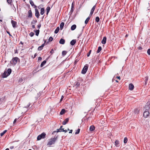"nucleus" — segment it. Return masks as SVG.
Here are the masks:
<instances>
[{"mask_svg":"<svg viewBox=\"0 0 150 150\" xmlns=\"http://www.w3.org/2000/svg\"><path fill=\"white\" fill-rule=\"evenodd\" d=\"M18 62H20V60L18 57L13 58L10 61L11 64L13 65H15Z\"/></svg>","mask_w":150,"mask_h":150,"instance_id":"1","label":"nucleus"},{"mask_svg":"<svg viewBox=\"0 0 150 150\" xmlns=\"http://www.w3.org/2000/svg\"><path fill=\"white\" fill-rule=\"evenodd\" d=\"M11 72V69H8L7 71H5L2 75V76L3 78H6L8 76Z\"/></svg>","mask_w":150,"mask_h":150,"instance_id":"2","label":"nucleus"},{"mask_svg":"<svg viewBox=\"0 0 150 150\" xmlns=\"http://www.w3.org/2000/svg\"><path fill=\"white\" fill-rule=\"evenodd\" d=\"M57 137H54V138L49 139V142L47 144V145L50 146L52 144H54L57 140Z\"/></svg>","mask_w":150,"mask_h":150,"instance_id":"3","label":"nucleus"},{"mask_svg":"<svg viewBox=\"0 0 150 150\" xmlns=\"http://www.w3.org/2000/svg\"><path fill=\"white\" fill-rule=\"evenodd\" d=\"M45 136L46 134L45 133L43 132L38 136L37 139L38 140H40L42 139H44L45 138Z\"/></svg>","mask_w":150,"mask_h":150,"instance_id":"4","label":"nucleus"},{"mask_svg":"<svg viewBox=\"0 0 150 150\" xmlns=\"http://www.w3.org/2000/svg\"><path fill=\"white\" fill-rule=\"evenodd\" d=\"M88 64L85 65L81 71V73L83 74H85L88 70Z\"/></svg>","mask_w":150,"mask_h":150,"instance_id":"5","label":"nucleus"},{"mask_svg":"<svg viewBox=\"0 0 150 150\" xmlns=\"http://www.w3.org/2000/svg\"><path fill=\"white\" fill-rule=\"evenodd\" d=\"M150 104V103L149 102H147L146 103V105L143 109V110L144 112H147L149 111V110L150 109V107L149 105Z\"/></svg>","mask_w":150,"mask_h":150,"instance_id":"6","label":"nucleus"},{"mask_svg":"<svg viewBox=\"0 0 150 150\" xmlns=\"http://www.w3.org/2000/svg\"><path fill=\"white\" fill-rule=\"evenodd\" d=\"M96 5H95L94 6H93L92 8L91 11V12L89 15L90 16H91L93 14V12L96 8Z\"/></svg>","mask_w":150,"mask_h":150,"instance_id":"7","label":"nucleus"},{"mask_svg":"<svg viewBox=\"0 0 150 150\" xmlns=\"http://www.w3.org/2000/svg\"><path fill=\"white\" fill-rule=\"evenodd\" d=\"M11 23L12 24V25L13 26V27L15 28L16 27V25H17V22L13 21V20H11Z\"/></svg>","mask_w":150,"mask_h":150,"instance_id":"8","label":"nucleus"},{"mask_svg":"<svg viewBox=\"0 0 150 150\" xmlns=\"http://www.w3.org/2000/svg\"><path fill=\"white\" fill-rule=\"evenodd\" d=\"M35 16L37 17V18H38L39 17V16H40L39 13L38 9L37 8H35Z\"/></svg>","mask_w":150,"mask_h":150,"instance_id":"9","label":"nucleus"},{"mask_svg":"<svg viewBox=\"0 0 150 150\" xmlns=\"http://www.w3.org/2000/svg\"><path fill=\"white\" fill-rule=\"evenodd\" d=\"M149 115V111L147 112H144L143 116L145 117H147Z\"/></svg>","mask_w":150,"mask_h":150,"instance_id":"10","label":"nucleus"},{"mask_svg":"<svg viewBox=\"0 0 150 150\" xmlns=\"http://www.w3.org/2000/svg\"><path fill=\"white\" fill-rule=\"evenodd\" d=\"M106 37H104L101 41L102 43L103 44H105L106 42Z\"/></svg>","mask_w":150,"mask_h":150,"instance_id":"11","label":"nucleus"},{"mask_svg":"<svg viewBox=\"0 0 150 150\" xmlns=\"http://www.w3.org/2000/svg\"><path fill=\"white\" fill-rule=\"evenodd\" d=\"M76 42V40H72L70 42V44L72 45H74Z\"/></svg>","mask_w":150,"mask_h":150,"instance_id":"12","label":"nucleus"},{"mask_svg":"<svg viewBox=\"0 0 150 150\" xmlns=\"http://www.w3.org/2000/svg\"><path fill=\"white\" fill-rule=\"evenodd\" d=\"M65 40L62 39L61 38L59 40V43L60 44L63 45L65 43Z\"/></svg>","mask_w":150,"mask_h":150,"instance_id":"13","label":"nucleus"},{"mask_svg":"<svg viewBox=\"0 0 150 150\" xmlns=\"http://www.w3.org/2000/svg\"><path fill=\"white\" fill-rule=\"evenodd\" d=\"M129 90H132L133 89L134 87L132 83H131L129 85Z\"/></svg>","mask_w":150,"mask_h":150,"instance_id":"14","label":"nucleus"},{"mask_svg":"<svg viewBox=\"0 0 150 150\" xmlns=\"http://www.w3.org/2000/svg\"><path fill=\"white\" fill-rule=\"evenodd\" d=\"M69 118H66L63 122L62 124L63 125H66L69 121Z\"/></svg>","mask_w":150,"mask_h":150,"instance_id":"15","label":"nucleus"},{"mask_svg":"<svg viewBox=\"0 0 150 150\" xmlns=\"http://www.w3.org/2000/svg\"><path fill=\"white\" fill-rule=\"evenodd\" d=\"M28 17L29 18H31L32 16V13L31 10H29L28 11Z\"/></svg>","mask_w":150,"mask_h":150,"instance_id":"16","label":"nucleus"},{"mask_svg":"<svg viewBox=\"0 0 150 150\" xmlns=\"http://www.w3.org/2000/svg\"><path fill=\"white\" fill-rule=\"evenodd\" d=\"M30 3L32 6H33L34 8H36L37 6L34 4L33 1H32L30 0Z\"/></svg>","mask_w":150,"mask_h":150,"instance_id":"17","label":"nucleus"},{"mask_svg":"<svg viewBox=\"0 0 150 150\" xmlns=\"http://www.w3.org/2000/svg\"><path fill=\"white\" fill-rule=\"evenodd\" d=\"M76 25L75 24L73 25L71 27V29L72 30H74L76 28Z\"/></svg>","mask_w":150,"mask_h":150,"instance_id":"18","label":"nucleus"},{"mask_svg":"<svg viewBox=\"0 0 150 150\" xmlns=\"http://www.w3.org/2000/svg\"><path fill=\"white\" fill-rule=\"evenodd\" d=\"M63 127L62 126H61L60 127V128L59 129H57V131H54L53 132V133L52 134H54L55 132H61V131H60V130L62 129V127Z\"/></svg>","mask_w":150,"mask_h":150,"instance_id":"19","label":"nucleus"},{"mask_svg":"<svg viewBox=\"0 0 150 150\" xmlns=\"http://www.w3.org/2000/svg\"><path fill=\"white\" fill-rule=\"evenodd\" d=\"M45 12V8H42L41 9L40 14L42 15Z\"/></svg>","mask_w":150,"mask_h":150,"instance_id":"20","label":"nucleus"},{"mask_svg":"<svg viewBox=\"0 0 150 150\" xmlns=\"http://www.w3.org/2000/svg\"><path fill=\"white\" fill-rule=\"evenodd\" d=\"M64 22H62L60 25V27L61 30H62L63 29L64 26Z\"/></svg>","mask_w":150,"mask_h":150,"instance_id":"21","label":"nucleus"},{"mask_svg":"<svg viewBox=\"0 0 150 150\" xmlns=\"http://www.w3.org/2000/svg\"><path fill=\"white\" fill-rule=\"evenodd\" d=\"M46 60H44L40 64L41 67H43L46 63Z\"/></svg>","mask_w":150,"mask_h":150,"instance_id":"22","label":"nucleus"},{"mask_svg":"<svg viewBox=\"0 0 150 150\" xmlns=\"http://www.w3.org/2000/svg\"><path fill=\"white\" fill-rule=\"evenodd\" d=\"M115 145L116 147H118L119 146V141L117 140H116L115 142Z\"/></svg>","mask_w":150,"mask_h":150,"instance_id":"23","label":"nucleus"},{"mask_svg":"<svg viewBox=\"0 0 150 150\" xmlns=\"http://www.w3.org/2000/svg\"><path fill=\"white\" fill-rule=\"evenodd\" d=\"M95 129V127L93 125H92L90 126V131H92L94 130Z\"/></svg>","mask_w":150,"mask_h":150,"instance_id":"24","label":"nucleus"},{"mask_svg":"<svg viewBox=\"0 0 150 150\" xmlns=\"http://www.w3.org/2000/svg\"><path fill=\"white\" fill-rule=\"evenodd\" d=\"M90 16H89L86 20L85 21V24H87L88 21H89V20L90 19Z\"/></svg>","mask_w":150,"mask_h":150,"instance_id":"25","label":"nucleus"},{"mask_svg":"<svg viewBox=\"0 0 150 150\" xmlns=\"http://www.w3.org/2000/svg\"><path fill=\"white\" fill-rule=\"evenodd\" d=\"M65 112V110L64 109H62V110L61 111H60V114L61 115H63L64 114Z\"/></svg>","mask_w":150,"mask_h":150,"instance_id":"26","label":"nucleus"},{"mask_svg":"<svg viewBox=\"0 0 150 150\" xmlns=\"http://www.w3.org/2000/svg\"><path fill=\"white\" fill-rule=\"evenodd\" d=\"M59 30V27H57L56 29H55V30L54 31V33L55 34L57 33L58 32Z\"/></svg>","mask_w":150,"mask_h":150,"instance_id":"27","label":"nucleus"},{"mask_svg":"<svg viewBox=\"0 0 150 150\" xmlns=\"http://www.w3.org/2000/svg\"><path fill=\"white\" fill-rule=\"evenodd\" d=\"M50 7H49V6H48L46 9V11H47V15L48 14V13L49 12V11H50Z\"/></svg>","mask_w":150,"mask_h":150,"instance_id":"28","label":"nucleus"},{"mask_svg":"<svg viewBox=\"0 0 150 150\" xmlns=\"http://www.w3.org/2000/svg\"><path fill=\"white\" fill-rule=\"evenodd\" d=\"M102 50V47L101 46H99L98 47V50L96 52L97 53H99Z\"/></svg>","mask_w":150,"mask_h":150,"instance_id":"29","label":"nucleus"},{"mask_svg":"<svg viewBox=\"0 0 150 150\" xmlns=\"http://www.w3.org/2000/svg\"><path fill=\"white\" fill-rule=\"evenodd\" d=\"M35 35L36 36H38L39 34L40 30H36L35 31Z\"/></svg>","mask_w":150,"mask_h":150,"instance_id":"30","label":"nucleus"},{"mask_svg":"<svg viewBox=\"0 0 150 150\" xmlns=\"http://www.w3.org/2000/svg\"><path fill=\"white\" fill-rule=\"evenodd\" d=\"M8 3L10 5H11V3L12 2V0H6Z\"/></svg>","mask_w":150,"mask_h":150,"instance_id":"31","label":"nucleus"},{"mask_svg":"<svg viewBox=\"0 0 150 150\" xmlns=\"http://www.w3.org/2000/svg\"><path fill=\"white\" fill-rule=\"evenodd\" d=\"M139 112V110L138 109H136L134 111V112L135 114H138Z\"/></svg>","mask_w":150,"mask_h":150,"instance_id":"32","label":"nucleus"},{"mask_svg":"<svg viewBox=\"0 0 150 150\" xmlns=\"http://www.w3.org/2000/svg\"><path fill=\"white\" fill-rule=\"evenodd\" d=\"M74 7V5H73V3H72V5H71V11H70V13H71L73 12V11H74V10H73Z\"/></svg>","mask_w":150,"mask_h":150,"instance_id":"33","label":"nucleus"},{"mask_svg":"<svg viewBox=\"0 0 150 150\" xmlns=\"http://www.w3.org/2000/svg\"><path fill=\"white\" fill-rule=\"evenodd\" d=\"M67 52L66 51H63L62 52V56H65L67 53Z\"/></svg>","mask_w":150,"mask_h":150,"instance_id":"34","label":"nucleus"},{"mask_svg":"<svg viewBox=\"0 0 150 150\" xmlns=\"http://www.w3.org/2000/svg\"><path fill=\"white\" fill-rule=\"evenodd\" d=\"M100 21V18L98 16H97L96 18L95 19V21L97 23L99 22Z\"/></svg>","mask_w":150,"mask_h":150,"instance_id":"35","label":"nucleus"},{"mask_svg":"<svg viewBox=\"0 0 150 150\" xmlns=\"http://www.w3.org/2000/svg\"><path fill=\"white\" fill-rule=\"evenodd\" d=\"M7 132L6 130H5L4 131L2 132L0 134V135L1 136H3Z\"/></svg>","mask_w":150,"mask_h":150,"instance_id":"36","label":"nucleus"},{"mask_svg":"<svg viewBox=\"0 0 150 150\" xmlns=\"http://www.w3.org/2000/svg\"><path fill=\"white\" fill-rule=\"evenodd\" d=\"M37 22V20L36 19L33 20V21L31 23V24H35V23Z\"/></svg>","mask_w":150,"mask_h":150,"instance_id":"37","label":"nucleus"},{"mask_svg":"<svg viewBox=\"0 0 150 150\" xmlns=\"http://www.w3.org/2000/svg\"><path fill=\"white\" fill-rule=\"evenodd\" d=\"M127 139L126 137L124 138V143H127Z\"/></svg>","mask_w":150,"mask_h":150,"instance_id":"38","label":"nucleus"},{"mask_svg":"<svg viewBox=\"0 0 150 150\" xmlns=\"http://www.w3.org/2000/svg\"><path fill=\"white\" fill-rule=\"evenodd\" d=\"M80 131V129H78L76 131V132L75 133V134H78L79 133Z\"/></svg>","mask_w":150,"mask_h":150,"instance_id":"39","label":"nucleus"},{"mask_svg":"<svg viewBox=\"0 0 150 150\" xmlns=\"http://www.w3.org/2000/svg\"><path fill=\"white\" fill-rule=\"evenodd\" d=\"M34 35V33H33V32H31L29 34V35L30 36V37H32L33 36V35Z\"/></svg>","mask_w":150,"mask_h":150,"instance_id":"40","label":"nucleus"},{"mask_svg":"<svg viewBox=\"0 0 150 150\" xmlns=\"http://www.w3.org/2000/svg\"><path fill=\"white\" fill-rule=\"evenodd\" d=\"M53 40V38L52 37H50L48 40L49 42H51Z\"/></svg>","mask_w":150,"mask_h":150,"instance_id":"41","label":"nucleus"},{"mask_svg":"<svg viewBox=\"0 0 150 150\" xmlns=\"http://www.w3.org/2000/svg\"><path fill=\"white\" fill-rule=\"evenodd\" d=\"M91 52V50H90L89 52L87 54V56L88 57L89 56Z\"/></svg>","mask_w":150,"mask_h":150,"instance_id":"42","label":"nucleus"},{"mask_svg":"<svg viewBox=\"0 0 150 150\" xmlns=\"http://www.w3.org/2000/svg\"><path fill=\"white\" fill-rule=\"evenodd\" d=\"M42 49H43V48L41 46H39L38 47V50H41Z\"/></svg>","mask_w":150,"mask_h":150,"instance_id":"43","label":"nucleus"},{"mask_svg":"<svg viewBox=\"0 0 150 150\" xmlns=\"http://www.w3.org/2000/svg\"><path fill=\"white\" fill-rule=\"evenodd\" d=\"M145 81H147L148 80V77L146 76V77H145Z\"/></svg>","mask_w":150,"mask_h":150,"instance_id":"44","label":"nucleus"},{"mask_svg":"<svg viewBox=\"0 0 150 150\" xmlns=\"http://www.w3.org/2000/svg\"><path fill=\"white\" fill-rule=\"evenodd\" d=\"M147 53L149 55H150V49H148L147 51Z\"/></svg>","mask_w":150,"mask_h":150,"instance_id":"45","label":"nucleus"},{"mask_svg":"<svg viewBox=\"0 0 150 150\" xmlns=\"http://www.w3.org/2000/svg\"><path fill=\"white\" fill-rule=\"evenodd\" d=\"M54 52V50L53 49H52L50 52V53L52 54Z\"/></svg>","mask_w":150,"mask_h":150,"instance_id":"46","label":"nucleus"},{"mask_svg":"<svg viewBox=\"0 0 150 150\" xmlns=\"http://www.w3.org/2000/svg\"><path fill=\"white\" fill-rule=\"evenodd\" d=\"M38 26V28L39 29L40 28L41 26V24H39V25H38L37 26Z\"/></svg>","mask_w":150,"mask_h":150,"instance_id":"47","label":"nucleus"},{"mask_svg":"<svg viewBox=\"0 0 150 150\" xmlns=\"http://www.w3.org/2000/svg\"><path fill=\"white\" fill-rule=\"evenodd\" d=\"M80 85V83L79 82H77L76 84V86H79Z\"/></svg>","mask_w":150,"mask_h":150,"instance_id":"48","label":"nucleus"},{"mask_svg":"<svg viewBox=\"0 0 150 150\" xmlns=\"http://www.w3.org/2000/svg\"><path fill=\"white\" fill-rule=\"evenodd\" d=\"M42 59V57H39L38 58V61L39 60L41 61Z\"/></svg>","mask_w":150,"mask_h":150,"instance_id":"49","label":"nucleus"},{"mask_svg":"<svg viewBox=\"0 0 150 150\" xmlns=\"http://www.w3.org/2000/svg\"><path fill=\"white\" fill-rule=\"evenodd\" d=\"M6 32H7V33L9 35V36H12V35H11L10 34V32H9V31H6Z\"/></svg>","mask_w":150,"mask_h":150,"instance_id":"50","label":"nucleus"},{"mask_svg":"<svg viewBox=\"0 0 150 150\" xmlns=\"http://www.w3.org/2000/svg\"><path fill=\"white\" fill-rule=\"evenodd\" d=\"M64 98V96H62L61 98V99H60V101H62V100H63V98Z\"/></svg>","mask_w":150,"mask_h":150,"instance_id":"51","label":"nucleus"},{"mask_svg":"<svg viewBox=\"0 0 150 150\" xmlns=\"http://www.w3.org/2000/svg\"><path fill=\"white\" fill-rule=\"evenodd\" d=\"M45 43L43 44L41 46L43 48V47H44V46H45Z\"/></svg>","mask_w":150,"mask_h":150,"instance_id":"52","label":"nucleus"},{"mask_svg":"<svg viewBox=\"0 0 150 150\" xmlns=\"http://www.w3.org/2000/svg\"><path fill=\"white\" fill-rule=\"evenodd\" d=\"M61 131L62 132H67V130H64V129H63V130H62Z\"/></svg>","mask_w":150,"mask_h":150,"instance_id":"53","label":"nucleus"},{"mask_svg":"<svg viewBox=\"0 0 150 150\" xmlns=\"http://www.w3.org/2000/svg\"><path fill=\"white\" fill-rule=\"evenodd\" d=\"M10 148L11 149H12L14 148V147L13 146H10Z\"/></svg>","mask_w":150,"mask_h":150,"instance_id":"54","label":"nucleus"},{"mask_svg":"<svg viewBox=\"0 0 150 150\" xmlns=\"http://www.w3.org/2000/svg\"><path fill=\"white\" fill-rule=\"evenodd\" d=\"M17 119H16L14 120V121H13V123H15L16 122V121H17Z\"/></svg>","mask_w":150,"mask_h":150,"instance_id":"55","label":"nucleus"},{"mask_svg":"<svg viewBox=\"0 0 150 150\" xmlns=\"http://www.w3.org/2000/svg\"><path fill=\"white\" fill-rule=\"evenodd\" d=\"M30 104H29L28 105H27L25 107L26 108H28V107H29L30 106Z\"/></svg>","mask_w":150,"mask_h":150,"instance_id":"56","label":"nucleus"},{"mask_svg":"<svg viewBox=\"0 0 150 150\" xmlns=\"http://www.w3.org/2000/svg\"><path fill=\"white\" fill-rule=\"evenodd\" d=\"M37 54L36 53H35L34 54V58H35L36 57V56H37Z\"/></svg>","mask_w":150,"mask_h":150,"instance_id":"57","label":"nucleus"},{"mask_svg":"<svg viewBox=\"0 0 150 150\" xmlns=\"http://www.w3.org/2000/svg\"><path fill=\"white\" fill-rule=\"evenodd\" d=\"M117 78L118 79H119L120 80V76H117Z\"/></svg>","mask_w":150,"mask_h":150,"instance_id":"58","label":"nucleus"},{"mask_svg":"<svg viewBox=\"0 0 150 150\" xmlns=\"http://www.w3.org/2000/svg\"><path fill=\"white\" fill-rule=\"evenodd\" d=\"M72 130H70V131L69 132V133H72Z\"/></svg>","mask_w":150,"mask_h":150,"instance_id":"59","label":"nucleus"},{"mask_svg":"<svg viewBox=\"0 0 150 150\" xmlns=\"http://www.w3.org/2000/svg\"><path fill=\"white\" fill-rule=\"evenodd\" d=\"M3 99L2 98H0V104H1V100H2V99Z\"/></svg>","mask_w":150,"mask_h":150,"instance_id":"60","label":"nucleus"},{"mask_svg":"<svg viewBox=\"0 0 150 150\" xmlns=\"http://www.w3.org/2000/svg\"><path fill=\"white\" fill-rule=\"evenodd\" d=\"M32 28H35V25H32Z\"/></svg>","mask_w":150,"mask_h":150,"instance_id":"61","label":"nucleus"},{"mask_svg":"<svg viewBox=\"0 0 150 150\" xmlns=\"http://www.w3.org/2000/svg\"><path fill=\"white\" fill-rule=\"evenodd\" d=\"M147 81H145V84L146 85L147 84Z\"/></svg>","mask_w":150,"mask_h":150,"instance_id":"62","label":"nucleus"},{"mask_svg":"<svg viewBox=\"0 0 150 150\" xmlns=\"http://www.w3.org/2000/svg\"><path fill=\"white\" fill-rule=\"evenodd\" d=\"M20 44H21L22 45H23V43L22 42V41L20 42Z\"/></svg>","mask_w":150,"mask_h":150,"instance_id":"63","label":"nucleus"},{"mask_svg":"<svg viewBox=\"0 0 150 150\" xmlns=\"http://www.w3.org/2000/svg\"><path fill=\"white\" fill-rule=\"evenodd\" d=\"M38 97H39L40 96V94L39 93H38Z\"/></svg>","mask_w":150,"mask_h":150,"instance_id":"64","label":"nucleus"}]
</instances>
